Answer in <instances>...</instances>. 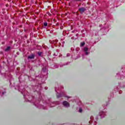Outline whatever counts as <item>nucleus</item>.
<instances>
[{"instance_id":"6ab92c4d","label":"nucleus","mask_w":125,"mask_h":125,"mask_svg":"<svg viewBox=\"0 0 125 125\" xmlns=\"http://www.w3.org/2000/svg\"><path fill=\"white\" fill-rule=\"evenodd\" d=\"M107 10V8L104 7L102 9H101V11H103V12H105Z\"/></svg>"},{"instance_id":"a878e982","label":"nucleus","mask_w":125,"mask_h":125,"mask_svg":"<svg viewBox=\"0 0 125 125\" xmlns=\"http://www.w3.org/2000/svg\"><path fill=\"white\" fill-rule=\"evenodd\" d=\"M74 39H75V37H71V40H74Z\"/></svg>"},{"instance_id":"39448f33","label":"nucleus","mask_w":125,"mask_h":125,"mask_svg":"<svg viewBox=\"0 0 125 125\" xmlns=\"http://www.w3.org/2000/svg\"><path fill=\"white\" fill-rule=\"evenodd\" d=\"M35 57H36V54L31 53L28 56L27 60H28L29 61H31V60L32 63H34V67H39L41 64V62H40V60H38L37 59L34 60Z\"/></svg>"},{"instance_id":"7ed1b4c3","label":"nucleus","mask_w":125,"mask_h":125,"mask_svg":"<svg viewBox=\"0 0 125 125\" xmlns=\"http://www.w3.org/2000/svg\"><path fill=\"white\" fill-rule=\"evenodd\" d=\"M125 88V83H119V85L114 89V90H113V92L112 93H111L110 94V96L108 97V102H106L105 104H103V107H104V108H105V107H107L108 106V105H109L110 104L109 102H110V100L112 99V98H113V97H114V92H117V93H119V94H121L122 93V92H123V91L120 89H121V88Z\"/></svg>"},{"instance_id":"7c9ffc66","label":"nucleus","mask_w":125,"mask_h":125,"mask_svg":"<svg viewBox=\"0 0 125 125\" xmlns=\"http://www.w3.org/2000/svg\"><path fill=\"white\" fill-rule=\"evenodd\" d=\"M80 57H81V56H77V58H80Z\"/></svg>"},{"instance_id":"c85d7f7f","label":"nucleus","mask_w":125,"mask_h":125,"mask_svg":"<svg viewBox=\"0 0 125 125\" xmlns=\"http://www.w3.org/2000/svg\"><path fill=\"white\" fill-rule=\"evenodd\" d=\"M48 88L47 87H45V88H44V89H46H46H48Z\"/></svg>"},{"instance_id":"a211bd4d","label":"nucleus","mask_w":125,"mask_h":125,"mask_svg":"<svg viewBox=\"0 0 125 125\" xmlns=\"http://www.w3.org/2000/svg\"><path fill=\"white\" fill-rule=\"evenodd\" d=\"M85 45V42H81L80 43V46L81 47H83Z\"/></svg>"},{"instance_id":"f3484780","label":"nucleus","mask_w":125,"mask_h":125,"mask_svg":"<svg viewBox=\"0 0 125 125\" xmlns=\"http://www.w3.org/2000/svg\"><path fill=\"white\" fill-rule=\"evenodd\" d=\"M47 24H48V23H47V22L46 21L44 22L43 23V28L44 29H45V28H46V27H47Z\"/></svg>"},{"instance_id":"f03ea898","label":"nucleus","mask_w":125,"mask_h":125,"mask_svg":"<svg viewBox=\"0 0 125 125\" xmlns=\"http://www.w3.org/2000/svg\"><path fill=\"white\" fill-rule=\"evenodd\" d=\"M64 87L61 86V85L56 83V86L55 87V90L57 93V98H61L64 97L65 98V100H68L69 98H72L71 96H67L64 91H63Z\"/></svg>"},{"instance_id":"412c9836","label":"nucleus","mask_w":125,"mask_h":125,"mask_svg":"<svg viewBox=\"0 0 125 125\" xmlns=\"http://www.w3.org/2000/svg\"><path fill=\"white\" fill-rule=\"evenodd\" d=\"M70 56V53H67L66 56H63L62 58H65V57H69Z\"/></svg>"},{"instance_id":"0eeeda50","label":"nucleus","mask_w":125,"mask_h":125,"mask_svg":"<svg viewBox=\"0 0 125 125\" xmlns=\"http://www.w3.org/2000/svg\"><path fill=\"white\" fill-rule=\"evenodd\" d=\"M116 78L118 80H124L125 79V65L122 66L120 72L117 73Z\"/></svg>"},{"instance_id":"2eb2a0df","label":"nucleus","mask_w":125,"mask_h":125,"mask_svg":"<svg viewBox=\"0 0 125 125\" xmlns=\"http://www.w3.org/2000/svg\"><path fill=\"white\" fill-rule=\"evenodd\" d=\"M107 21H109V22H113V17H112V16H109L107 17Z\"/></svg>"},{"instance_id":"ddd939ff","label":"nucleus","mask_w":125,"mask_h":125,"mask_svg":"<svg viewBox=\"0 0 125 125\" xmlns=\"http://www.w3.org/2000/svg\"><path fill=\"white\" fill-rule=\"evenodd\" d=\"M104 30H105L106 29H111V25H110V24L105 23L104 26Z\"/></svg>"},{"instance_id":"20e7f679","label":"nucleus","mask_w":125,"mask_h":125,"mask_svg":"<svg viewBox=\"0 0 125 125\" xmlns=\"http://www.w3.org/2000/svg\"><path fill=\"white\" fill-rule=\"evenodd\" d=\"M106 116H107V111H106V108H104L103 110H102L99 112V115L95 117L92 116H91L90 121L89 122V123L91 124V123H93L94 125H96L99 117H100L101 119H103V118H105Z\"/></svg>"},{"instance_id":"423d86ee","label":"nucleus","mask_w":125,"mask_h":125,"mask_svg":"<svg viewBox=\"0 0 125 125\" xmlns=\"http://www.w3.org/2000/svg\"><path fill=\"white\" fill-rule=\"evenodd\" d=\"M79 105L78 112L79 113H83V109H84L85 110H89L90 106H91L92 104L90 103H86L83 104L82 103H79L78 104Z\"/></svg>"},{"instance_id":"bb28decb","label":"nucleus","mask_w":125,"mask_h":125,"mask_svg":"<svg viewBox=\"0 0 125 125\" xmlns=\"http://www.w3.org/2000/svg\"><path fill=\"white\" fill-rule=\"evenodd\" d=\"M81 4H82V3H80V4H79V5H78V7H80V6H81Z\"/></svg>"},{"instance_id":"4be33fe9","label":"nucleus","mask_w":125,"mask_h":125,"mask_svg":"<svg viewBox=\"0 0 125 125\" xmlns=\"http://www.w3.org/2000/svg\"><path fill=\"white\" fill-rule=\"evenodd\" d=\"M59 67V64L58 63H55L54 65V68H58Z\"/></svg>"},{"instance_id":"dca6fc26","label":"nucleus","mask_w":125,"mask_h":125,"mask_svg":"<svg viewBox=\"0 0 125 125\" xmlns=\"http://www.w3.org/2000/svg\"><path fill=\"white\" fill-rule=\"evenodd\" d=\"M11 50V47L10 46H7L6 48L4 50L5 52H8L10 50Z\"/></svg>"},{"instance_id":"9b49d317","label":"nucleus","mask_w":125,"mask_h":125,"mask_svg":"<svg viewBox=\"0 0 125 125\" xmlns=\"http://www.w3.org/2000/svg\"><path fill=\"white\" fill-rule=\"evenodd\" d=\"M53 43H54L55 46H56V47H57V46H59V47L61 46V43L59 42L58 43V40H57V39L53 40Z\"/></svg>"},{"instance_id":"6e6552de","label":"nucleus","mask_w":125,"mask_h":125,"mask_svg":"<svg viewBox=\"0 0 125 125\" xmlns=\"http://www.w3.org/2000/svg\"><path fill=\"white\" fill-rule=\"evenodd\" d=\"M6 93V91L5 90V88H4L3 87H1L0 88V95L1 96H4Z\"/></svg>"},{"instance_id":"cd10ccee","label":"nucleus","mask_w":125,"mask_h":125,"mask_svg":"<svg viewBox=\"0 0 125 125\" xmlns=\"http://www.w3.org/2000/svg\"><path fill=\"white\" fill-rule=\"evenodd\" d=\"M76 37H79V34H78V33L76 34Z\"/></svg>"},{"instance_id":"2f4dec72","label":"nucleus","mask_w":125,"mask_h":125,"mask_svg":"<svg viewBox=\"0 0 125 125\" xmlns=\"http://www.w3.org/2000/svg\"><path fill=\"white\" fill-rule=\"evenodd\" d=\"M82 56H83V55H82Z\"/></svg>"},{"instance_id":"b1692460","label":"nucleus","mask_w":125,"mask_h":125,"mask_svg":"<svg viewBox=\"0 0 125 125\" xmlns=\"http://www.w3.org/2000/svg\"><path fill=\"white\" fill-rule=\"evenodd\" d=\"M75 1H77V2H81L82 1V0H74Z\"/></svg>"},{"instance_id":"9d476101","label":"nucleus","mask_w":125,"mask_h":125,"mask_svg":"<svg viewBox=\"0 0 125 125\" xmlns=\"http://www.w3.org/2000/svg\"><path fill=\"white\" fill-rule=\"evenodd\" d=\"M62 106H63L64 108H69L70 103L66 101H64L62 102Z\"/></svg>"},{"instance_id":"1a4fd4ad","label":"nucleus","mask_w":125,"mask_h":125,"mask_svg":"<svg viewBox=\"0 0 125 125\" xmlns=\"http://www.w3.org/2000/svg\"><path fill=\"white\" fill-rule=\"evenodd\" d=\"M78 11L80 12V14H83L86 11V8L84 7H82L78 8Z\"/></svg>"},{"instance_id":"c756f323","label":"nucleus","mask_w":125,"mask_h":125,"mask_svg":"<svg viewBox=\"0 0 125 125\" xmlns=\"http://www.w3.org/2000/svg\"><path fill=\"white\" fill-rule=\"evenodd\" d=\"M1 43H2V44H4V43H5V42H2Z\"/></svg>"},{"instance_id":"5701e85b","label":"nucleus","mask_w":125,"mask_h":125,"mask_svg":"<svg viewBox=\"0 0 125 125\" xmlns=\"http://www.w3.org/2000/svg\"><path fill=\"white\" fill-rule=\"evenodd\" d=\"M62 47H64V43H65V42H62Z\"/></svg>"},{"instance_id":"f8f14e48","label":"nucleus","mask_w":125,"mask_h":125,"mask_svg":"<svg viewBox=\"0 0 125 125\" xmlns=\"http://www.w3.org/2000/svg\"><path fill=\"white\" fill-rule=\"evenodd\" d=\"M83 51L85 53V55H88V54H89V52H88V48L85 47L83 48Z\"/></svg>"},{"instance_id":"f257e3e1","label":"nucleus","mask_w":125,"mask_h":125,"mask_svg":"<svg viewBox=\"0 0 125 125\" xmlns=\"http://www.w3.org/2000/svg\"><path fill=\"white\" fill-rule=\"evenodd\" d=\"M0 66V74L8 79L10 83V87H14L15 89L21 92L23 95V98L26 102H30L38 109L46 110L48 107H55L57 105V102H52L50 100H45V96L42 94V85L46 79H47L48 73L46 66H44L42 69L41 74L36 76V72L31 67L29 70L30 76L27 74L20 75V68H17L16 71L17 76H19V81L14 83V79L10 71H5L4 66H6L5 62H2Z\"/></svg>"},{"instance_id":"aec40b11","label":"nucleus","mask_w":125,"mask_h":125,"mask_svg":"<svg viewBox=\"0 0 125 125\" xmlns=\"http://www.w3.org/2000/svg\"><path fill=\"white\" fill-rule=\"evenodd\" d=\"M38 56H42V52L39 51L37 53Z\"/></svg>"},{"instance_id":"393cba45","label":"nucleus","mask_w":125,"mask_h":125,"mask_svg":"<svg viewBox=\"0 0 125 125\" xmlns=\"http://www.w3.org/2000/svg\"><path fill=\"white\" fill-rule=\"evenodd\" d=\"M98 34V32H95V36H96V37H97V38H98V36H97Z\"/></svg>"},{"instance_id":"4468645a","label":"nucleus","mask_w":125,"mask_h":125,"mask_svg":"<svg viewBox=\"0 0 125 125\" xmlns=\"http://www.w3.org/2000/svg\"><path fill=\"white\" fill-rule=\"evenodd\" d=\"M70 64V62H65L63 64H60V67L62 68V67H64V66H66L67 65H69Z\"/></svg>"}]
</instances>
